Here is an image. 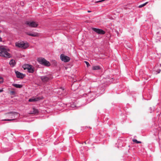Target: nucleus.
I'll use <instances>...</instances> for the list:
<instances>
[{
	"instance_id": "f257e3e1",
	"label": "nucleus",
	"mask_w": 161,
	"mask_h": 161,
	"mask_svg": "<svg viewBox=\"0 0 161 161\" xmlns=\"http://www.w3.org/2000/svg\"><path fill=\"white\" fill-rule=\"evenodd\" d=\"M19 113L17 112H10L5 114L7 117L10 119H3V121H10L15 119V118L17 117Z\"/></svg>"
},
{
	"instance_id": "f03ea898",
	"label": "nucleus",
	"mask_w": 161,
	"mask_h": 161,
	"mask_svg": "<svg viewBox=\"0 0 161 161\" xmlns=\"http://www.w3.org/2000/svg\"><path fill=\"white\" fill-rule=\"evenodd\" d=\"M9 50L5 47L0 46V56L7 58L10 57V54L8 53Z\"/></svg>"
},
{
	"instance_id": "7ed1b4c3",
	"label": "nucleus",
	"mask_w": 161,
	"mask_h": 161,
	"mask_svg": "<svg viewBox=\"0 0 161 161\" xmlns=\"http://www.w3.org/2000/svg\"><path fill=\"white\" fill-rule=\"evenodd\" d=\"M16 46L25 49L29 47V44L27 42H25L23 41H20L16 42L15 44Z\"/></svg>"
},
{
	"instance_id": "20e7f679",
	"label": "nucleus",
	"mask_w": 161,
	"mask_h": 161,
	"mask_svg": "<svg viewBox=\"0 0 161 161\" xmlns=\"http://www.w3.org/2000/svg\"><path fill=\"white\" fill-rule=\"evenodd\" d=\"M37 61L39 63L43 65L49 66L50 65V64L49 62L47 61L45 58H40L37 59Z\"/></svg>"
},
{
	"instance_id": "39448f33",
	"label": "nucleus",
	"mask_w": 161,
	"mask_h": 161,
	"mask_svg": "<svg viewBox=\"0 0 161 161\" xmlns=\"http://www.w3.org/2000/svg\"><path fill=\"white\" fill-rule=\"evenodd\" d=\"M23 68L24 70L27 69L29 73H32L34 72V69L33 66L28 64H25L23 66Z\"/></svg>"
},
{
	"instance_id": "423d86ee",
	"label": "nucleus",
	"mask_w": 161,
	"mask_h": 161,
	"mask_svg": "<svg viewBox=\"0 0 161 161\" xmlns=\"http://www.w3.org/2000/svg\"><path fill=\"white\" fill-rule=\"evenodd\" d=\"M23 68L24 70L27 69L29 73H32L34 72V69L33 66L28 64H25L23 66Z\"/></svg>"
},
{
	"instance_id": "0eeeda50",
	"label": "nucleus",
	"mask_w": 161,
	"mask_h": 161,
	"mask_svg": "<svg viewBox=\"0 0 161 161\" xmlns=\"http://www.w3.org/2000/svg\"><path fill=\"white\" fill-rule=\"evenodd\" d=\"M23 68L24 70L27 69L29 73H32L34 72V69L33 66L28 64H25L23 66Z\"/></svg>"
},
{
	"instance_id": "6e6552de",
	"label": "nucleus",
	"mask_w": 161,
	"mask_h": 161,
	"mask_svg": "<svg viewBox=\"0 0 161 161\" xmlns=\"http://www.w3.org/2000/svg\"><path fill=\"white\" fill-rule=\"evenodd\" d=\"M23 68L24 70L27 69L29 73H32L34 72V69L33 66L28 64H25L23 66Z\"/></svg>"
},
{
	"instance_id": "1a4fd4ad",
	"label": "nucleus",
	"mask_w": 161,
	"mask_h": 161,
	"mask_svg": "<svg viewBox=\"0 0 161 161\" xmlns=\"http://www.w3.org/2000/svg\"><path fill=\"white\" fill-rule=\"evenodd\" d=\"M25 24L30 27H36L38 25L37 22L34 21H27L25 22Z\"/></svg>"
},
{
	"instance_id": "9d476101",
	"label": "nucleus",
	"mask_w": 161,
	"mask_h": 161,
	"mask_svg": "<svg viewBox=\"0 0 161 161\" xmlns=\"http://www.w3.org/2000/svg\"><path fill=\"white\" fill-rule=\"evenodd\" d=\"M60 58L62 61L64 62H67L70 60V58L69 57L65 56L63 54H62L60 56Z\"/></svg>"
},
{
	"instance_id": "9b49d317",
	"label": "nucleus",
	"mask_w": 161,
	"mask_h": 161,
	"mask_svg": "<svg viewBox=\"0 0 161 161\" xmlns=\"http://www.w3.org/2000/svg\"><path fill=\"white\" fill-rule=\"evenodd\" d=\"M92 30L95 31L97 33L99 34H104L105 33V32L103 30L99 29H97L95 28H92Z\"/></svg>"
},
{
	"instance_id": "f8f14e48",
	"label": "nucleus",
	"mask_w": 161,
	"mask_h": 161,
	"mask_svg": "<svg viewBox=\"0 0 161 161\" xmlns=\"http://www.w3.org/2000/svg\"><path fill=\"white\" fill-rule=\"evenodd\" d=\"M15 72L16 76L18 78L23 79L24 77L25 76V75L18 71H15Z\"/></svg>"
},
{
	"instance_id": "ddd939ff",
	"label": "nucleus",
	"mask_w": 161,
	"mask_h": 161,
	"mask_svg": "<svg viewBox=\"0 0 161 161\" xmlns=\"http://www.w3.org/2000/svg\"><path fill=\"white\" fill-rule=\"evenodd\" d=\"M41 79L42 81L44 82H47L50 80V78L46 76H41Z\"/></svg>"
},
{
	"instance_id": "4468645a",
	"label": "nucleus",
	"mask_w": 161,
	"mask_h": 161,
	"mask_svg": "<svg viewBox=\"0 0 161 161\" xmlns=\"http://www.w3.org/2000/svg\"><path fill=\"white\" fill-rule=\"evenodd\" d=\"M25 33L29 36H33V37H37L39 36V34L37 32H34L33 33H31L28 32H26Z\"/></svg>"
},
{
	"instance_id": "2eb2a0df",
	"label": "nucleus",
	"mask_w": 161,
	"mask_h": 161,
	"mask_svg": "<svg viewBox=\"0 0 161 161\" xmlns=\"http://www.w3.org/2000/svg\"><path fill=\"white\" fill-rule=\"evenodd\" d=\"M41 98L40 97H33L31 98H30L29 99V101L30 102H36L37 101H39L40 100Z\"/></svg>"
},
{
	"instance_id": "dca6fc26",
	"label": "nucleus",
	"mask_w": 161,
	"mask_h": 161,
	"mask_svg": "<svg viewBox=\"0 0 161 161\" xmlns=\"http://www.w3.org/2000/svg\"><path fill=\"white\" fill-rule=\"evenodd\" d=\"M38 113V110L34 108H33L32 109V111L30 112L29 113V114H35L36 113Z\"/></svg>"
},
{
	"instance_id": "f3484780",
	"label": "nucleus",
	"mask_w": 161,
	"mask_h": 161,
	"mask_svg": "<svg viewBox=\"0 0 161 161\" xmlns=\"http://www.w3.org/2000/svg\"><path fill=\"white\" fill-rule=\"evenodd\" d=\"M9 64L11 66L14 67L16 63L14 60L12 59L9 62Z\"/></svg>"
},
{
	"instance_id": "a211bd4d",
	"label": "nucleus",
	"mask_w": 161,
	"mask_h": 161,
	"mask_svg": "<svg viewBox=\"0 0 161 161\" xmlns=\"http://www.w3.org/2000/svg\"><path fill=\"white\" fill-rule=\"evenodd\" d=\"M13 86L17 88H21L22 87V86L21 85L13 84H12Z\"/></svg>"
},
{
	"instance_id": "6ab92c4d",
	"label": "nucleus",
	"mask_w": 161,
	"mask_h": 161,
	"mask_svg": "<svg viewBox=\"0 0 161 161\" xmlns=\"http://www.w3.org/2000/svg\"><path fill=\"white\" fill-rule=\"evenodd\" d=\"M92 69L94 70H99L100 69V67L99 66H95L92 67Z\"/></svg>"
},
{
	"instance_id": "aec40b11",
	"label": "nucleus",
	"mask_w": 161,
	"mask_h": 161,
	"mask_svg": "<svg viewBox=\"0 0 161 161\" xmlns=\"http://www.w3.org/2000/svg\"><path fill=\"white\" fill-rule=\"evenodd\" d=\"M147 3H148V2H147L143 4H141L138 7L139 8H141L144 6H145L147 4Z\"/></svg>"
},
{
	"instance_id": "412c9836",
	"label": "nucleus",
	"mask_w": 161,
	"mask_h": 161,
	"mask_svg": "<svg viewBox=\"0 0 161 161\" xmlns=\"http://www.w3.org/2000/svg\"><path fill=\"white\" fill-rule=\"evenodd\" d=\"M132 141L133 142L136 143H141V142L137 141V140H136V139H133L132 140Z\"/></svg>"
},
{
	"instance_id": "4be33fe9",
	"label": "nucleus",
	"mask_w": 161,
	"mask_h": 161,
	"mask_svg": "<svg viewBox=\"0 0 161 161\" xmlns=\"http://www.w3.org/2000/svg\"><path fill=\"white\" fill-rule=\"evenodd\" d=\"M84 62L86 64L87 67H88L90 66V64L88 62L85 61Z\"/></svg>"
},
{
	"instance_id": "5701e85b",
	"label": "nucleus",
	"mask_w": 161,
	"mask_h": 161,
	"mask_svg": "<svg viewBox=\"0 0 161 161\" xmlns=\"http://www.w3.org/2000/svg\"><path fill=\"white\" fill-rule=\"evenodd\" d=\"M3 78L0 76V83H3Z\"/></svg>"
},
{
	"instance_id": "b1692460",
	"label": "nucleus",
	"mask_w": 161,
	"mask_h": 161,
	"mask_svg": "<svg viewBox=\"0 0 161 161\" xmlns=\"http://www.w3.org/2000/svg\"><path fill=\"white\" fill-rule=\"evenodd\" d=\"M105 0H100V1H97L96 2V3H99V2H103Z\"/></svg>"
},
{
	"instance_id": "393cba45",
	"label": "nucleus",
	"mask_w": 161,
	"mask_h": 161,
	"mask_svg": "<svg viewBox=\"0 0 161 161\" xmlns=\"http://www.w3.org/2000/svg\"><path fill=\"white\" fill-rule=\"evenodd\" d=\"M3 89L0 90V92H3Z\"/></svg>"
},
{
	"instance_id": "a878e982",
	"label": "nucleus",
	"mask_w": 161,
	"mask_h": 161,
	"mask_svg": "<svg viewBox=\"0 0 161 161\" xmlns=\"http://www.w3.org/2000/svg\"><path fill=\"white\" fill-rule=\"evenodd\" d=\"M2 41V38L0 37V42Z\"/></svg>"
},
{
	"instance_id": "bb28decb",
	"label": "nucleus",
	"mask_w": 161,
	"mask_h": 161,
	"mask_svg": "<svg viewBox=\"0 0 161 161\" xmlns=\"http://www.w3.org/2000/svg\"><path fill=\"white\" fill-rule=\"evenodd\" d=\"M157 72H158V73H160V70H159V71H158Z\"/></svg>"
},
{
	"instance_id": "cd10ccee",
	"label": "nucleus",
	"mask_w": 161,
	"mask_h": 161,
	"mask_svg": "<svg viewBox=\"0 0 161 161\" xmlns=\"http://www.w3.org/2000/svg\"><path fill=\"white\" fill-rule=\"evenodd\" d=\"M88 12H89H89H91V11H88Z\"/></svg>"
},
{
	"instance_id": "c85d7f7f",
	"label": "nucleus",
	"mask_w": 161,
	"mask_h": 161,
	"mask_svg": "<svg viewBox=\"0 0 161 161\" xmlns=\"http://www.w3.org/2000/svg\"><path fill=\"white\" fill-rule=\"evenodd\" d=\"M11 93H14V91H12V92H11Z\"/></svg>"
},
{
	"instance_id": "c756f323",
	"label": "nucleus",
	"mask_w": 161,
	"mask_h": 161,
	"mask_svg": "<svg viewBox=\"0 0 161 161\" xmlns=\"http://www.w3.org/2000/svg\"><path fill=\"white\" fill-rule=\"evenodd\" d=\"M85 144H86V142H85Z\"/></svg>"
}]
</instances>
